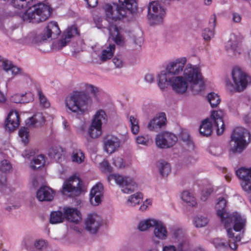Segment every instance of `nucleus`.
<instances>
[{
    "label": "nucleus",
    "mask_w": 251,
    "mask_h": 251,
    "mask_svg": "<svg viewBox=\"0 0 251 251\" xmlns=\"http://www.w3.org/2000/svg\"><path fill=\"white\" fill-rule=\"evenodd\" d=\"M158 85L162 91H164L168 86H170L172 90L179 95L185 93L189 85L195 94L204 89V83L200 68L191 64L185 66L182 75L167 78L166 82H162L161 79H158Z\"/></svg>",
    "instance_id": "obj_1"
},
{
    "label": "nucleus",
    "mask_w": 251,
    "mask_h": 251,
    "mask_svg": "<svg viewBox=\"0 0 251 251\" xmlns=\"http://www.w3.org/2000/svg\"><path fill=\"white\" fill-rule=\"evenodd\" d=\"M226 200L223 197L218 199L215 208L217 215L220 218L222 223L226 229L229 238L228 245L232 250L237 248L236 243L241 239L240 232L244 230L246 220L237 213L229 214L226 209Z\"/></svg>",
    "instance_id": "obj_2"
},
{
    "label": "nucleus",
    "mask_w": 251,
    "mask_h": 251,
    "mask_svg": "<svg viewBox=\"0 0 251 251\" xmlns=\"http://www.w3.org/2000/svg\"><path fill=\"white\" fill-rule=\"evenodd\" d=\"M10 29L14 40L26 44L40 43L50 38L55 39L61 32L57 23L55 22L49 23L43 33L38 36H37L34 32H31L25 37L21 38V30L18 26L14 25Z\"/></svg>",
    "instance_id": "obj_3"
},
{
    "label": "nucleus",
    "mask_w": 251,
    "mask_h": 251,
    "mask_svg": "<svg viewBox=\"0 0 251 251\" xmlns=\"http://www.w3.org/2000/svg\"><path fill=\"white\" fill-rule=\"evenodd\" d=\"M92 99L85 92L74 91L68 96L65 100V106L71 112L84 114L88 110Z\"/></svg>",
    "instance_id": "obj_4"
},
{
    "label": "nucleus",
    "mask_w": 251,
    "mask_h": 251,
    "mask_svg": "<svg viewBox=\"0 0 251 251\" xmlns=\"http://www.w3.org/2000/svg\"><path fill=\"white\" fill-rule=\"evenodd\" d=\"M231 76V80H226V87L231 93L242 92L251 83V77L238 67L233 69Z\"/></svg>",
    "instance_id": "obj_5"
},
{
    "label": "nucleus",
    "mask_w": 251,
    "mask_h": 251,
    "mask_svg": "<svg viewBox=\"0 0 251 251\" xmlns=\"http://www.w3.org/2000/svg\"><path fill=\"white\" fill-rule=\"evenodd\" d=\"M119 5L107 6L106 16L108 21L120 20L126 16L127 11L133 12L137 9V3L134 0H119Z\"/></svg>",
    "instance_id": "obj_6"
},
{
    "label": "nucleus",
    "mask_w": 251,
    "mask_h": 251,
    "mask_svg": "<svg viewBox=\"0 0 251 251\" xmlns=\"http://www.w3.org/2000/svg\"><path fill=\"white\" fill-rule=\"evenodd\" d=\"M251 142L250 132L242 126L234 129L229 142L230 151L233 153H241Z\"/></svg>",
    "instance_id": "obj_7"
},
{
    "label": "nucleus",
    "mask_w": 251,
    "mask_h": 251,
    "mask_svg": "<svg viewBox=\"0 0 251 251\" xmlns=\"http://www.w3.org/2000/svg\"><path fill=\"white\" fill-rule=\"evenodd\" d=\"M223 113L222 111H213L210 118L203 120L201 125L199 131L200 134L203 136L210 135L212 132L213 126L217 128L218 135L223 133L225 130V125L223 120Z\"/></svg>",
    "instance_id": "obj_8"
},
{
    "label": "nucleus",
    "mask_w": 251,
    "mask_h": 251,
    "mask_svg": "<svg viewBox=\"0 0 251 251\" xmlns=\"http://www.w3.org/2000/svg\"><path fill=\"white\" fill-rule=\"evenodd\" d=\"M187 60L186 57L176 58L169 62L166 70L161 71L158 75V79H161L162 82H166L167 78L176 76L180 75L185 69V65Z\"/></svg>",
    "instance_id": "obj_9"
},
{
    "label": "nucleus",
    "mask_w": 251,
    "mask_h": 251,
    "mask_svg": "<svg viewBox=\"0 0 251 251\" xmlns=\"http://www.w3.org/2000/svg\"><path fill=\"white\" fill-rule=\"evenodd\" d=\"M154 227L153 234L160 240H165L168 237V231L165 225L161 221L149 219L141 221L138 228L141 231H145L150 227Z\"/></svg>",
    "instance_id": "obj_10"
},
{
    "label": "nucleus",
    "mask_w": 251,
    "mask_h": 251,
    "mask_svg": "<svg viewBox=\"0 0 251 251\" xmlns=\"http://www.w3.org/2000/svg\"><path fill=\"white\" fill-rule=\"evenodd\" d=\"M108 181L112 180L119 185L122 191L126 194L134 192L137 188V184L131 177L122 176L117 174H112L107 177Z\"/></svg>",
    "instance_id": "obj_11"
},
{
    "label": "nucleus",
    "mask_w": 251,
    "mask_h": 251,
    "mask_svg": "<svg viewBox=\"0 0 251 251\" xmlns=\"http://www.w3.org/2000/svg\"><path fill=\"white\" fill-rule=\"evenodd\" d=\"M82 191V181L76 176H72L66 180L62 186V193L70 197L78 196Z\"/></svg>",
    "instance_id": "obj_12"
},
{
    "label": "nucleus",
    "mask_w": 251,
    "mask_h": 251,
    "mask_svg": "<svg viewBox=\"0 0 251 251\" xmlns=\"http://www.w3.org/2000/svg\"><path fill=\"white\" fill-rule=\"evenodd\" d=\"M165 14V9L158 1H153L149 3L148 17L151 20L152 24H161Z\"/></svg>",
    "instance_id": "obj_13"
},
{
    "label": "nucleus",
    "mask_w": 251,
    "mask_h": 251,
    "mask_svg": "<svg viewBox=\"0 0 251 251\" xmlns=\"http://www.w3.org/2000/svg\"><path fill=\"white\" fill-rule=\"evenodd\" d=\"M177 141V137L168 132H164L156 135L155 143L160 148H168L174 146Z\"/></svg>",
    "instance_id": "obj_14"
},
{
    "label": "nucleus",
    "mask_w": 251,
    "mask_h": 251,
    "mask_svg": "<svg viewBox=\"0 0 251 251\" xmlns=\"http://www.w3.org/2000/svg\"><path fill=\"white\" fill-rule=\"evenodd\" d=\"M78 34L77 29L75 26L68 28L61 36V38L52 44V48L54 50H61L70 41L71 39Z\"/></svg>",
    "instance_id": "obj_15"
},
{
    "label": "nucleus",
    "mask_w": 251,
    "mask_h": 251,
    "mask_svg": "<svg viewBox=\"0 0 251 251\" xmlns=\"http://www.w3.org/2000/svg\"><path fill=\"white\" fill-rule=\"evenodd\" d=\"M102 225V219L97 214L88 215L85 220V228L91 234L97 232Z\"/></svg>",
    "instance_id": "obj_16"
},
{
    "label": "nucleus",
    "mask_w": 251,
    "mask_h": 251,
    "mask_svg": "<svg viewBox=\"0 0 251 251\" xmlns=\"http://www.w3.org/2000/svg\"><path fill=\"white\" fill-rule=\"evenodd\" d=\"M103 187L100 183L96 184L91 189L90 196V201L94 206L100 204L103 198Z\"/></svg>",
    "instance_id": "obj_17"
},
{
    "label": "nucleus",
    "mask_w": 251,
    "mask_h": 251,
    "mask_svg": "<svg viewBox=\"0 0 251 251\" xmlns=\"http://www.w3.org/2000/svg\"><path fill=\"white\" fill-rule=\"evenodd\" d=\"M104 150L109 154L115 152L120 147V141L115 136L108 135L104 139Z\"/></svg>",
    "instance_id": "obj_18"
},
{
    "label": "nucleus",
    "mask_w": 251,
    "mask_h": 251,
    "mask_svg": "<svg viewBox=\"0 0 251 251\" xmlns=\"http://www.w3.org/2000/svg\"><path fill=\"white\" fill-rule=\"evenodd\" d=\"M63 212L65 219L69 222L78 223L81 219V213L76 208L65 207Z\"/></svg>",
    "instance_id": "obj_19"
},
{
    "label": "nucleus",
    "mask_w": 251,
    "mask_h": 251,
    "mask_svg": "<svg viewBox=\"0 0 251 251\" xmlns=\"http://www.w3.org/2000/svg\"><path fill=\"white\" fill-rule=\"evenodd\" d=\"M34 5L29 7L22 15L21 18L25 22L38 24L42 22V20L38 17L37 12L34 11Z\"/></svg>",
    "instance_id": "obj_20"
},
{
    "label": "nucleus",
    "mask_w": 251,
    "mask_h": 251,
    "mask_svg": "<svg viewBox=\"0 0 251 251\" xmlns=\"http://www.w3.org/2000/svg\"><path fill=\"white\" fill-rule=\"evenodd\" d=\"M19 114L17 111L10 112L5 121V127L9 131L17 128L19 126Z\"/></svg>",
    "instance_id": "obj_21"
},
{
    "label": "nucleus",
    "mask_w": 251,
    "mask_h": 251,
    "mask_svg": "<svg viewBox=\"0 0 251 251\" xmlns=\"http://www.w3.org/2000/svg\"><path fill=\"white\" fill-rule=\"evenodd\" d=\"M54 195L52 189L47 186L41 187L36 193L37 198L41 201H51Z\"/></svg>",
    "instance_id": "obj_22"
},
{
    "label": "nucleus",
    "mask_w": 251,
    "mask_h": 251,
    "mask_svg": "<svg viewBox=\"0 0 251 251\" xmlns=\"http://www.w3.org/2000/svg\"><path fill=\"white\" fill-rule=\"evenodd\" d=\"M34 6L36 9L34 11L37 12L38 17L42 20V22L45 21L50 17L51 9L49 5L40 3L35 4Z\"/></svg>",
    "instance_id": "obj_23"
},
{
    "label": "nucleus",
    "mask_w": 251,
    "mask_h": 251,
    "mask_svg": "<svg viewBox=\"0 0 251 251\" xmlns=\"http://www.w3.org/2000/svg\"><path fill=\"white\" fill-rule=\"evenodd\" d=\"M115 50V46L114 44H110L108 47L101 50L99 55V58L102 62H104L110 59L113 56Z\"/></svg>",
    "instance_id": "obj_24"
},
{
    "label": "nucleus",
    "mask_w": 251,
    "mask_h": 251,
    "mask_svg": "<svg viewBox=\"0 0 251 251\" xmlns=\"http://www.w3.org/2000/svg\"><path fill=\"white\" fill-rule=\"evenodd\" d=\"M166 118L164 116H160L151 120L148 125V128L150 130H156L165 124Z\"/></svg>",
    "instance_id": "obj_25"
},
{
    "label": "nucleus",
    "mask_w": 251,
    "mask_h": 251,
    "mask_svg": "<svg viewBox=\"0 0 251 251\" xmlns=\"http://www.w3.org/2000/svg\"><path fill=\"white\" fill-rule=\"evenodd\" d=\"M225 48L227 51L232 52L235 55L240 53L238 47L237 39L234 36L231 37L229 40L226 42Z\"/></svg>",
    "instance_id": "obj_26"
},
{
    "label": "nucleus",
    "mask_w": 251,
    "mask_h": 251,
    "mask_svg": "<svg viewBox=\"0 0 251 251\" xmlns=\"http://www.w3.org/2000/svg\"><path fill=\"white\" fill-rule=\"evenodd\" d=\"M109 31L110 35L113 37L114 42L119 45L124 44V38L119 32L118 27L113 25H111L109 27Z\"/></svg>",
    "instance_id": "obj_27"
},
{
    "label": "nucleus",
    "mask_w": 251,
    "mask_h": 251,
    "mask_svg": "<svg viewBox=\"0 0 251 251\" xmlns=\"http://www.w3.org/2000/svg\"><path fill=\"white\" fill-rule=\"evenodd\" d=\"M180 137L182 141V146L186 150L192 151L194 150V143L190 139L189 134L187 132H181Z\"/></svg>",
    "instance_id": "obj_28"
},
{
    "label": "nucleus",
    "mask_w": 251,
    "mask_h": 251,
    "mask_svg": "<svg viewBox=\"0 0 251 251\" xmlns=\"http://www.w3.org/2000/svg\"><path fill=\"white\" fill-rule=\"evenodd\" d=\"M181 198L188 206H194L197 204L196 198L193 194L188 191H184L181 193Z\"/></svg>",
    "instance_id": "obj_29"
},
{
    "label": "nucleus",
    "mask_w": 251,
    "mask_h": 251,
    "mask_svg": "<svg viewBox=\"0 0 251 251\" xmlns=\"http://www.w3.org/2000/svg\"><path fill=\"white\" fill-rule=\"evenodd\" d=\"M64 220V214L61 211H53L50 214V223L51 224L63 223Z\"/></svg>",
    "instance_id": "obj_30"
},
{
    "label": "nucleus",
    "mask_w": 251,
    "mask_h": 251,
    "mask_svg": "<svg viewBox=\"0 0 251 251\" xmlns=\"http://www.w3.org/2000/svg\"><path fill=\"white\" fill-rule=\"evenodd\" d=\"M45 163V156L40 154L34 157L30 164V167L32 170H36L44 166Z\"/></svg>",
    "instance_id": "obj_31"
},
{
    "label": "nucleus",
    "mask_w": 251,
    "mask_h": 251,
    "mask_svg": "<svg viewBox=\"0 0 251 251\" xmlns=\"http://www.w3.org/2000/svg\"><path fill=\"white\" fill-rule=\"evenodd\" d=\"M173 238L174 242L179 243L182 240H187L185 231L180 227H175L173 229Z\"/></svg>",
    "instance_id": "obj_32"
},
{
    "label": "nucleus",
    "mask_w": 251,
    "mask_h": 251,
    "mask_svg": "<svg viewBox=\"0 0 251 251\" xmlns=\"http://www.w3.org/2000/svg\"><path fill=\"white\" fill-rule=\"evenodd\" d=\"M157 167L160 174L162 176H168L171 172V167L170 164L165 161L158 162Z\"/></svg>",
    "instance_id": "obj_33"
},
{
    "label": "nucleus",
    "mask_w": 251,
    "mask_h": 251,
    "mask_svg": "<svg viewBox=\"0 0 251 251\" xmlns=\"http://www.w3.org/2000/svg\"><path fill=\"white\" fill-rule=\"evenodd\" d=\"M25 96L27 97L28 98V100H25V97L22 96L21 95H19V94H16V95H14L13 96H12L10 100L12 102H14V103H28L30 101H32L34 99L33 95L31 93H26Z\"/></svg>",
    "instance_id": "obj_34"
},
{
    "label": "nucleus",
    "mask_w": 251,
    "mask_h": 251,
    "mask_svg": "<svg viewBox=\"0 0 251 251\" xmlns=\"http://www.w3.org/2000/svg\"><path fill=\"white\" fill-rule=\"evenodd\" d=\"M143 199V195L141 193H136L130 196L127 201V204L130 206H134L139 204Z\"/></svg>",
    "instance_id": "obj_35"
},
{
    "label": "nucleus",
    "mask_w": 251,
    "mask_h": 251,
    "mask_svg": "<svg viewBox=\"0 0 251 251\" xmlns=\"http://www.w3.org/2000/svg\"><path fill=\"white\" fill-rule=\"evenodd\" d=\"M106 115L105 112L102 110H99L95 115L92 123H94L99 126H101L103 122L106 121Z\"/></svg>",
    "instance_id": "obj_36"
},
{
    "label": "nucleus",
    "mask_w": 251,
    "mask_h": 251,
    "mask_svg": "<svg viewBox=\"0 0 251 251\" xmlns=\"http://www.w3.org/2000/svg\"><path fill=\"white\" fill-rule=\"evenodd\" d=\"M89 134L92 138H97L101 134V126L91 123L88 130Z\"/></svg>",
    "instance_id": "obj_37"
},
{
    "label": "nucleus",
    "mask_w": 251,
    "mask_h": 251,
    "mask_svg": "<svg viewBox=\"0 0 251 251\" xmlns=\"http://www.w3.org/2000/svg\"><path fill=\"white\" fill-rule=\"evenodd\" d=\"M84 157V154L80 150L75 149L73 151L72 154L73 162L80 164L83 162Z\"/></svg>",
    "instance_id": "obj_38"
},
{
    "label": "nucleus",
    "mask_w": 251,
    "mask_h": 251,
    "mask_svg": "<svg viewBox=\"0 0 251 251\" xmlns=\"http://www.w3.org/2000/svg\"><path fill=\"white\" fill-rule=\"evenodd\" d=\"M63 150L59 147H55L51 148L49 152V155L54 158L56 161H59L62 156Z\"/></svg>",
    "instance_id": "obj_39"
},
{
    "label": "nucleus",
    "mask_w": 251,
    "mask_h": 251,
    "mask_svg": "<svg viewBox=\"0 0 251 251\" xmlns=\"http://www.w3.org/2000/svg\"><path fill=\"white\" fill-rule=\"evenodd\" d=\"M33 0H12L11 4L17 9H21L29 6L30 2Z\"/></svg>",
    "instance_id": "obj_40"
},
{
    "label": "nucleus",
    "mask_w": 251,
    "mask_h": 251,
    "mask_svg": "<svg viewBox=\"0 0 251 251\" xmlns=\"http://www.w3.org/2000/svg\"><path fill=\"white\" fill-rule=\"evenodd\" d=\"M237 176L242 180L246 178H249L251 176V168L250 169H246L241 168L236 171Z\"/></svg>",
    "instance_id": "obj_41"
},
{
    "label": "nucleus",
    "mask_w": 251,
    "mask_h": 251,
    "mask_svg": "<svg viewBox=\"0 0 251 251\" xmlns=\"http://www.w3.org/2000/svg\"><path fill=\"white\" fill-rule=\"evenodd\" d=\"M45 120L42 114L38 113L34 115L32 117L30 118L28 124L31 126H34L37 124H42L45 122Z\"/></svg>",
    "instance_id": "obj_42"
},
{
    "label": "nucleus",
    "mask_w": 251,
    "mask_h": 251,
    "mask_svg": "<svg viewBox=\"0 0 251 251\" xmlns=\"http://www.w3.org/2000/svg\"><path fill=\"white\" fill-rule=\"evenodd\" d=\"M207 99L212 107H216L220 102L219 96L215 93H210L207 96Z\"/></svg>",
    "instance_id": "obj_43"
},
{
    "label": "nucleus",
    "mask_w": 251,
    "mask_h": 251,
    "mask_svg": "<svg viewBox=\"0 0 251 251\" xmlns=\"http://www.w3.org/2000/svg\"><path fill=\"white\" fill-rule=\"evenodd\" d=\"M129 120L131 125V130L132 133L134 134H137L139 131L138 120L133 116H130L129 117Z\"/></svg>",
    "instance_id": "obj_44"
},
{
    "label": "nucleus",
    "mask_w": 251,
    "mask_h": 251,
    "mask_svg": "<svg viewBox=\"0 0 251 251\" xmlns=\"http://www.w3.org/2000/svg\"><path fill=\"white\" fill-rule=\"evenodd\" d=\"M208 219L206 217L198 216L194 218V224L197 227H202L207 225Z\"/></svg>",
    "instance_id": "obj_45"
},
{
    "label": "nucleus",
    "mask_w": 251,
    "mask_h": 251,
    "mask_svg": "<svg viewBox=\"0 0 251 251\" xmlns=\"http://www.w3.org/2000/svg\"><path fill=\"white\" fill-rule=\"evenodd\" d=\"M178 251H194L187 240H182L177 245Z\"/></svg>",
    "instance_id": "obj_46"
},
{
    "label": "nucleus",
    "mask_w": 251,
    "mask_h": 251,
    "mask_svg": "<svg viewBox=\"0 0 251 251\" xmlns=\"http://www.w3.org/2000/svg\"><path fill=\"white\" fill-rule=\"evenodd\" d=\"M19 135L22 139V141L25 144L29 141V130L26 127H22L19 131Z\"/></svg>",
    "instance_id": "obj_47"
},
{
    "label": "nucleus",
    "mask_w": 251,
    "mask_h": 251,
    "mask_svg": "<svg viewBox=\"0 0 251 251\" xmlns=\"http://www.w3.org/2000/svg\"><path fill=\"white\" fill-rule=\"evenodd\" d=\"M38 94L40 105L44 108L49 107L50 106V102L40 90H38Z\"/></svg>",
    "instance_id": "obj_48"
},
{
    "label": "nucleus",
    "mask_w": 251,
    "mask_h": 251,
    "mask_svg": "<svg viewBox=\"0 0 251 251\" xmlns=\"http://www.w3.org/2000/svg\"><path fill=\"white\" fill-rule=\"evenodd\" d=\"M241 185L242 189L247 193H251V176L249 178L241 181Z\"/></svg>",
    "instance_id": "obj_49"
},
{
    "label": "nucleus",
    "mask_w": 251,
    "mask_h": 251,
    "mask_svg": "<svg viewBox=\"0 0 251 251\" xmlns=\"http://www.w3.org/2000/svg\"><path fill=\"white\" fill-rule=\"evenodd\" d=\"M208 152L213 155L219 156L223 153V151L221 147L213 145L209 148Z\"/></svg>",
    "instance_id": "obj_50"
},
{
    "label": "nucleus",
    "mask_w": 251,
    "mask_h": 251,
    "mask_svg": "<svg viewBox=\"0 0 251 251\" xmlns=\"http://www.w3.org/2000/svg\"><path fill=\"white\" fill-rule=\"evenodd\" d=\"M12 165L8 160L4 159L0 162V170L1 172H9L12 170Z\"/></svg>",
    "instance_id": "obj_51"
},
{
    "label": "nucleus",
    "mask_w": 251,
    "mask_h": 251,
    "mask_svg": "<svg viewBox=\"0 0 251 251\" xmlns=\"http://www.w3.org/2000/svg\"><path fill=\"white\" fill-rule=\"evenodd\" d=\"M136 143L145 146H148L151 142V140L148 135H140L136 138Z\"/></svg>",
    "instance_id": "obj_52"
},
{
    "label": "nucleus",
    "mask_w": 251,
    "mask_h": 251,
    "mask_svg": "<svg viewBox=\"0 0 251 251\" xmlns=\"http://www.w3.org/2000/svg\"><path fill=\"white\" fill-rule=\"evenodd\" d=\"M213 191V188L210 186L204 188L201 192V199L203 201H205Z\"/></svg>",
    "instance_id": "obj_53"
},
{
    "label": "nucleus",
    "mask_w": 251,
    "mask_h": 251,
    "mask_svg": "<svg viewBox=\"0 0 251 251\" xmlns=\"http://www.w3.org/2000/svg\"><path fill=\"white\" fill-rule=\"evenodd\" d=\"M112 163L118 169L123 168L125 166L123 159L119 156L115 157L113 158Z\"/></svg>",
    "instance_id": "obj_54"
},
{
    "label": "nucleus",
    "mask_w": 251,
    "mask_h": 251,
    "mask_svg": "<svg viewBox=\"0 0 251 251\" xmlns=\"http://www.w3.org/2000/svg\"><path fill=\"white\" fill-rule=\"evenodd\" d=\"M112 62L116 68H121L123 67L124 63L121 56H115L112 59Z\"/></svg>",
    "instance_id": "obj_55"
},
{
    "label": "nucleus",
    "mask_w": 251,
    "mask_h": 251,
    "mask_svg": "<svg viewBox=\"0 0 251 251\" xmlns=\"http://www.w3.org/2000/svg\"><path fill=\"white\" fill-rule=\"evenodd\" d=\"M202 36L205 40L209 41L214 36L213 31L209 28H205L203 31Z\"/></svg>",
    "instance_id": "obj_56"
},
{
    "label": "nucleus",
    "mask_w": 251,
    "mask_h": 251,
    "mask_svg": "<svg viewBox=\"0 0 251 251\" xmlns=\"http://www.w3.org/2000/svg\"><path fill=\"white\" fill-rule=\"evenodd\" d=\"M101 169L104 172H111L112 168L109 165L107 160H104L100 163Z\"/></svg>",
    "instance_id": "obj_57"
},
{
    "label": "nucleus",
    "mask_w": 251,
    "mask_h": 251,
    "mask_svg": "<svg viewBox=\"0 0 251 251\" xmlns=\"http://www.w3.org/2000/svg\"><path fill=\"white\" fill-rule=\"evenodd\" d=\"M34 246L39 250H42L46 249L48 246V244L45 240H39L35 242Z\"/></svg>",
    "instance_id": "obj_58"
},
{
    "label": "nucleus",
    "mask_w": 251,
    "mask_h": 251,
    "mask_svg": "<svg viewBox=\"0 0 251 251\" xmlns=\"http://www.w3.org/2000/svg\"><path fill=\"white\" fill-rule=\"evenodd\" d=\"M213 244L215 247L217 249L225 248L226 247V244L219 239H215L213 240Z\"/></svg>",
    "instance_id": "obj_59"
},
{
    "label": "nucleus",
    "mask_w": 251,
    "mask_h": 251,
    "mask_svg": "<svg viewBox=\"0 0 251 251\" xmlns=\"http://www.w3.org/2000/svg\"><path fill=\"white\" fill-rule=\"evenodd\" d=\"M13 65V64L12 63V62L8 60L3 61L2 63V68L3 70L6 72L10 71Z\"/></svg>",
    "instance_id": "obj_60"
},
{
    "label": "nucleus",
    "mask_w": 251,
    "mask_h": 251,
    "mask_svg": "<svg viewBox=\"0 0 251 251\" xmlns=\"http://www.w3.org/2000/svg\"><path fill=\"white\" fill-rule=\"evenodd\" d=\"M10 71H11L12 75H17L21 74V69L14 66V65L11 68Z\"/></svg>",
    "instance_id": "obj_61"
},
{
    "label": "nucleus",
    "mask_w": 251,
    "mask_h": 251,
    "mask_svg": "<svg viewBox=\"0 0 251 251\" xmlns=\"http://www.w3.org/2000/svg\"><path fill=\"white\" fill-rule=\"evenodd\" d=\"M238 103L236 100H231L229 103L228 106L233 111L237 109Z\"/></svg>",
    "instance_id": "obj_62"
},
{
    "label": "nucleus",
    "mask_w": 251,
    "mask_h": 251,
    "mask_svg": "<svg viewBox=\"0 0 251 251\" xmlns=\"http://www.w3.org/2000/svg\"><path fill=\"white\" fill-rule=\"evenodd\" d=\"M145 80L150 83H151L154 81V77L153 75L152 74H147L145 77Z\"/></svg>",
    "instance_id": "obj_63"
},
{
    "label": "nucleus",
    "mask_w": 251,
    "mask_h": 251,
    "mask_svg": "<svg viewBox=\"0 0 251 251\" xmlns=\"http://www.w3.org/2000/svg\"><path fill=\"white\" fill-rule=\"evenodd\" d=\"M162 251H176V248L174 245L165 246L163 247Z\"/></svg>",
    "instance_id": "obj_64"
}]
</instances>
